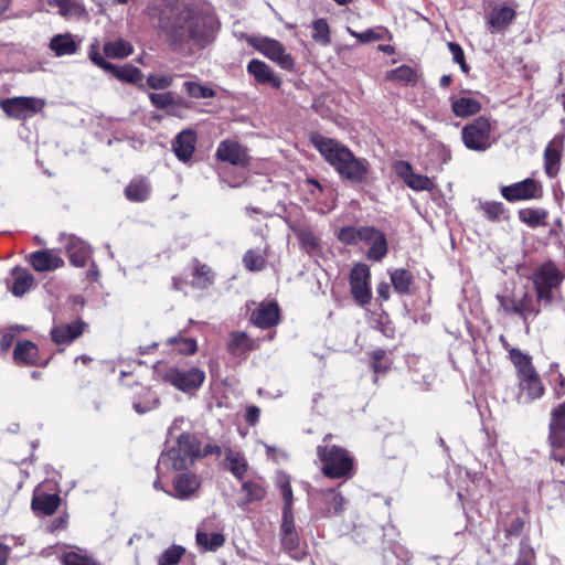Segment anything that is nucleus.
<instances>
[{
    "label": "nucleus",
    "instance_id": "nucleus-1",
    "mask_svg": "<svg viewBox=\"0 0 565 565\" xmlns=\"http://www.w3.org/2000/svg\"><path fill=\"white\" fill-rule=\"evenodd\" d=\"M159 26L167 43L177 53H188L192 45L206 47L214 41L217 31L212 19L185 1H175L169 11L161 12Z\"/></svg>",
    "mask_w": 565,
    "mask_h": 565
},
{
    "label": "nucleus",
    "instance_id": "nucleus-2",
    "mask_svg": "<svg viewBox=\"0 0 565 565\" xmlns=\"http://www.w3.org/2000/svg\"><path fill=\"white\" fill-rule=\"evenodd\" d=\"M311 142L342 179L351 183L366 182L370 172L366 159L355 157L347 146L319 134L311 136Z\"/></svg>",
    "mask_w": 565,
    "mask_h": 565
},
{
    "label": "nucleus",
    "instance_id": "nucleus-3",
    "mask_svg": "<svg viewBox=\"0 0 565 565\" xmlns=\"http://www.w3.org/2000/svg\"><path fill=\"white\" fill-rule=\"evenodd\" d=\"M185 424L189 422L181 417L169 427L167 441L175 440V445L161 452L157 470L162 467L175 471L188 470L201 457V443L194 434L182 429Z\"/></svg>",
    "mask_w": 565,
    "mask_h": 565
},
{
    "label": "nucleus",
    "instance_id": "nucleus-4",
    "mask_svg": "<svg viewBox=\"0 0 565 565\" xmlns=\"http://www.w3.org/2000/svg\"><path fill=\"white\" fill-rule=\"evenodd\" d=\"M317 455L322 463L321 471L328 478H344L353 469V459L339 446L320 445L317 447Z\"/></svg>",
    "mask_w": 565,
    "mask_h": 565
},
{
    "label": "nucleus",
    "instance_id": "nucleus-5",
    "mask_svg": "<svg viewBox=\"0 0 565 565\" xmlns=\"http://www.w3.org/2000/svg\"><path fill=\"white\" fill-rule=\"evenodd\" d=\"M490 120L480 116L466 125L461 130V138L469 150L486 151L492 145Z\"/></svg>",
    "mask_w": 565,
    "mask_h": 565
},
{
    "label": "nucleus",
    "instance_id": "nucleus-6",
    "mask_svg": "<svg viewBox=\"0 0 565 565\" xmlns=\"http://www.w3.org/2000/svg\"><path fill=\"white\" fill-rule=\"evenodd\" d=\"M547 440L552 449L551 457L563 463L565 461V402L551 412Z\"/></svg>",
    "mask_w": 565,
    "mask_h": 565
},
{
    "label": "nucleus",
    "instance_id": "nucleus-7",
    "mask_svg": "<svg viewBox=\"0 0 565 565\" xmlns=\"http://www.w3.org/2000/svg\"><path fill=\"white\" fill-rule=\"evenodd\" d=\"M248 43L267 58L277 63L281 68L286 71L294 70L295 61L279 41L269 38H250Z\"/></svg>",
    "mask_w": 565,
    "mask_h": 565
},
{
    "label": "nucleus",
    "instance_id": "nucleus-8",
    "mask_svg": "<svg viewBox=\"0 0 565 565\" xmlns=\"http://www.w3.org/2000/svg\"><path fill=\"white\" fill-rule=\"evenodd\" d=\"M205 374L198 367L181 370L169 367L163 374V381L182 392L198 390L204 382Z\"/></svg>",
    "mask_w": 565,
    "mask_h": 565
},
{
    "label": "nucleus",
    "instance_id": "nucleus-9",
    "mask_svg": "<svg viewBox=\"0 0 565 565\" xmlns=\"http://www.w3.org/2000/svg\"><path fill=\"white\" fill-rule=\"evenodd\" d=\"M370 268L365 264H356L350 274V289L352 297L360 306L371 302L372 291L370 288Z\"/></svg>",
    "mask_w": 565,
    "mask_h": 565
},
{
    "label": "nucleus",
    "instance_id": "nucleus-10",
    "mask_svg": "<svg viewBox=\"0 0 565 565\" xmlns=\"http://www.w3.org/2000/svg\"><path fill=\"white\" fill-rule=\"evenodd\" d=\"M44 100L35 97H14L2 102V109L11 117L25 119L44 107Z\"/></svg>",
    "mask_w": 565,
    "mask_h": 565
},
{
    "label": "nucleus",
    "instance_id": "nucleus-11",
    "mask_svg": "<svg viewBox=\"0 0 565 565\" xmlns=\"http://www.w3.org/2000/svg\"><path fill=\"white\" fill-rule=\"evenodd\" d=\"M317 500L316 514L320 518L340 515L344 510L345 499L334 488L319 490L317 492Z\"/></svg>",
    "mask_w": 565,
    "mask_h": 565
},
{
    "label": "nucleus",
    "instance_id": "nucleus-12",
    "mask_svg": "<svg viewBox=\"0 0 565 565\" xmlns=\"http://www.w3.org/2000/svg\"><path fill=\"white\" fill-rule=\"evenodd\" d=\"M393 169L404 183L414 191H433L435 188L434 181L427 175L415 173L408 161H396Z\"/></svg>",
    "mask_w": 565,
    "mask_h": 565
},
{
    "label": "nucleus",
    "instance_id": "nucleus-13",
    "mask_svg": "<svg viewBox=\"0 0 565 565\" xmlns=\"http://www.w3.org/2000/svg\"><path fill=\"white\" fill-rule=\"evenodd\" d=\"M500 191L502 196L509 202L537 199L542 195L540 184L531 178L511 185L501 186Z\"/></svg>",
    "mask_w": 565,
    "mask_h": 565
},
{
    "label": "nucleus",
    "instance_id": "nucleus-14",
    "mask_svg": "<svg viewBox=\"0 0 565 565\" xmlns=\"http://www.w3.org/2000/svg\"><path fill=\"white\" fill-rule=\"evenodd\" d=\"M216 158L233 166H245L248 161L246 149L237 141L230 139L220 142Z\"/></svg>",
    "mask_w": 565,
    "mask_h": 565
},
{
    "label": "nucleus",
    "instance_id": "nucleus-15",
    "mask_svg": "<svg viewBox=\"0 0 565 565\" xmlns=\"http://www.w3.org/2000/svg\"><path fill=\"white\" fill-rule=\"evenodd\" d=\"M65 249L70 263L75 267H84L92 256V247L75 235L65 236Z\"/></svg>",
    "mask_w": 565,
    "mask_h": 565
},
{
    "label": "nucleus",
    "instance_id": "nucleus-16",
    "mask_svg": "<svg viewBox=\"0 0 565 565\" xmlns=\"http://www.w3.org/2000/svg\"><path fill=\"white\" fill-rule=\"evenodd\" d=\"M246 71L260 85H270L278 89L282 84L281 78L274 72V70L260 60H250L247 64Z\"/></svg>",
    "mask_w": 565,
    "mask_h": 565
},
{
    "label": "nucleus",
    "instance_id": "nucleus-17",
    "mask_svg": "<svg viewBox=\"0 0 565 565\" xmlns=\"http://www.w3.org/2000/svg\"><path fill=\"white\" fill-rule=\"evenodd\" d=\"M370 244L366 257L372 262H381L388 252V245L386 236L383 232L369 226L367 231H364V241Z\"/></svg>",
    "mask_w": 565,
    "mask_h": 565
},
{
    "label": "nucleus",
    "instance_id": "nucleus-18",
    "mask_svg": "<svg viewBox=\"0 0 565 565\" xmlns=\"http://www.w3.org/2000/svg\"><path fill=\"white\" fill-rule=\"evenodd\" d=\"M564 136L556 135L544 149V169L550 178H555L559 171Z\"/></svg>",
    "mask_w": 565,
    "mask_h": 565
},
{
    "label": "nucleus",
    "instance_id": "nucleus-19",
    "mask_svg": "<svg viewBox=\"0 0 565 565\" xmlns=\"http://www.w3.org/2000/svg\"><path fill=\"white\" fill-rule=\"evenodd\" d=\"M279 307L276 301L262 302L250 316V321L258 328L269 329L279 322Z\"/></svg>",
    "mask_w": 565,
    "mask_h": 565
},
{
    "label": "nucleus",
    "instance_id": "nucleus-20",
    "mask_svg": "<svg viewBox=\"0 0 565 565\" xmlns=\"http://www.w3.org/2000/svg\"><path fill=\"white\" fill-rule=\"evenodd\" d=\"M196 139L198 136L193 129H184L175 136L172 142V149L180 161L188 162L192 158Z\"/></svg>",
    "mask_w": 565,
    "mask_h": 565
},
{
    "label": "nucleus",
    "instance_id": "nucleus-21",
    "mask_svg": "<svg viewBox=\"0 0 565 565\" xmlns=\"http://www.w3.org/2000/svg\"><path fill=\"white\" fill-rule=\"evenodd\" d=\"M279 533L284 551L295 555L300 545V537L296 530L294 515L281 516Z\"/></svg>",
    "mask_w": 565,
    "mask_h": 565
},
{
    "label": "nucleus",
    "instance_id": "nucleus-22",
    "mask_svg": "<svg viewBox=\"0 0 565 565\" xmlns=\"http://www.w3.org/2000/svg\"><path fill=\"white\" fill-rule=\"evenodd\" d=\"M200 487V480L193 472H180L173 479L174 497L180 500H186L196 492Z\"/></svg>",
    "mask_w": 565,
    "mask_h": 565
},
{
    "label": "nucleus",
    "instance_id": "nucleus-23",
    "mask_svg": "<svg viewBox=\"0 0 565 565\" xmlns=\"http://www.w3.org/2000/svg\"><path fill=\"white\" fill-rule=\"evenodd\" d=\"M30 263L34 270L40 273L52 271L64 265V260L50 249H42L32 253L30 255Z\"/></svg>",
    "mask_w": 565,
    "mask_h": 565
},
{
    "label": "nucleus",
    "instance_id": "nucleus-24",
    "mask_svg": "<svg viewBox=\"0 0 565 565\" xmlns=\"http://www.w3.org/2000/svg\"><path fill=\"white\" fill-rule=\"evenodd\" d=\"M562 281L561 271L552 262L541 265L533 275L534 286L556 288Z\"/></svg>",
    "mask_w": 565,
    "mask_h": 565
},
{
    "label": "nucleus",
    "instance_id": "nucleus-25",
    "mask_svg": "<svg viewBox=\"0 0 565 565\" xmlns=\"http://www.w3.org/2000/svg\"><path fill=\"white\" fill-rule=\"evenodd\" d=\"M226 349L233 356H243L256 349V341L243 331H233L230 334Z\"/></svg>",
    "mask_w": 565,
    "mask_h": 565
},
{
    "label": "nucleus",
    "instance_id": "nucleus-26",
    "mask_svg": "<svg viewBox=\"0 0 565 565\" xmlns=\"http://www.w3.org/2000/svg\"><path fill=\"white\" fill-rule=\"evenodd\" d=\"M84 330V322L81 320L72 323L56 326L51 330V337L54 343L65 344L78 338Z\"/></svg>",
    "mask_w": 565,
    "mask_h": 565
},
{
    "label": "nucleus",
    "instance_id": "nucleus-27",
    "mask_svg": "<svg viewBox=\"0 0 565 565\" xmlns=\"http://www.w3.org/2000/svg\"><path fill=\"white\" fill-rule=\"evenodd\" d=\"M61 498L58 494H34L31 501V508L36 515H52L60 507Z\"/></svg>",
    "mask_w": 565,
    "mask_h": 565
},
{
    "label": "nucleus",
    "instance_id": "nucleus-28",
    "mask_svg": "<svg viewBox=\"0 0 565 565\" xmlns=\"http://www.w3.org/2000/svg\"><path fill=\"white\" fill-rule=\"evenodd\" d=\"M520 390L522 393L520 399L524 403L537 399L544 394V387L536 372L520 379Z\"/></svg>",
    "mask_w": 565,
    "mask_h": 565
},
{
    "label": "nucleus",
    "instance_id": "nucleus-29",
    "mask_svg": "<svg viewBox=\"0 0 565 565\" xmlns=\"http://www.w3.org/2000/svg\"><path fill=\"white\" fill-rule=\"evenodd\" d=\"M540 313V308L536 306L535 298L529 291H523L520 296L516 294V311L526 329L529 328V319L535 318Z\"/></svg>",
    "mask_w": 565,
    "mask_h": 565
},
{
    "label": "nucleus",
    "instance_id": "nucleus-30",
    "mask_svg": "<svg viewBox=\"0 0 565 565\" xmlns=\"http://www.w3.org/2000/svg\"><path fill=\"white\" fill-rule=\"evenodd\" d=\"M13 282L10 287L11 292L15 297H22L34 285V276L25 268L14 267L11 271Z\"/></svg>",
    "mask_w": 565,
    "mask_h": 565
},
{
    "label": "nucleus",
    "instance_id": "nucleus-31",
    "mask_svg": "<svg viewBox=\"0 0 565 565\" xmlns=\"http://www.w3.org/2000/svg\"><path fill=\"white\" fill-rule=\"evenodd\" d=\"M224 467L231 471L236 479L243 480L248 465L242 452L228 448L225 450Z\"/></svg>",
    "mask_w": 565,
    "mask_h": 565
},
{
    "label": "nucleus",
    "instance_id": "nucleus-32",
    "mask_svg": "<svg viewBox=\"0 0 565 565\" xmlns=\"http://www.w3.org/2000/svg\"><path fill=\"white\" fill-rule=\"evenodd\" d=\"M50 49L54 52L55 56L73 55L77 52L78 45L73 36L68 33L56 34L50 41Z\"/></svg>",
    "mask_w": 565,
    "mask_h": 565
},
{
    "label": "nucleus",
    "instance_id": "nucleus-33",
    "mask_svg": "<svg viewBox=\"0 0 565 565\" xmlns=\"http://www.w3.org/2000/svg\"><path fill=\"white\" fill-rule=\"evenodd\" d=\"M242 492L245 493V497L237 502L242 510H245L249 503L262 501L267 494L266 488L263 484L250 480L243 482Z\"/></svg>",
    "mask_w": 565,
    "mask_h": 565
},
{
    "label": "nucleus",
    "instance_id": "nucleus-34",
    "mask_svg": "<svg viewBox=\"0 0 565 565\" xmlns=\"http://www.w3.org/2000/svg\"><path fill=\"white\" fill-rule=\"evenodd\" d=\"M150 191L148 181L143 178H137L126 186L125 195L131 202H145L149 199Z\"/></svg>",
    "mask_w": 565,
    "mask_h": 565
},
{
    "label": "nucleus",
    "instance_id": "nucleus-35",
    "mask_svg": "<svg viewBox=\"0 0 565 565\" xmlns=\"http://www.w3.org/2000/svg\"><path fill=\"white\" fill-rule=\"evenodd\" d=\"M516 12L508 6H498L489 14V24L497 30L508 26L514 19Z\"/></svg>",
    "mask_w": 565,
    "mask_h": 565
},
{
    "label": "nucleus",
    "instance_id": "nucleus-36",
    "mask_svg": "<svg viewBox=\"0 0 565 565\" xmlns=\"http://www.w3.org/2000/svg\"><path fill=\"white\" fill-rule=\"evenodd\" d=\"M38 347L31 341L19 342L14 349L13 358L19 364L33 365L38 360Z\"/></svg>",
    "mask_w": 565,
    "mask_h": 565
},
{
    "label": "nucleus",
    "instance_id": "nucleus-37",
    "mask_svg": "<svg viewBox=\"0 0 565 565\" xmlns=\"http://www.w3.org/2000/svg\"><path fill=\"white\" fill-rule=\"evenodd\" d=\"M451 109L457 117L465 118L478 114L481 104L470 97H460L451 100Z\"/></svg>",
    "mask_w": 565,
    "mask_h": 565
},
{
    "label": "nucleus",
    "instance_id": "nucleus-38",
    "mask_svg": "<svg viewBox=\"0 0 565 565\" xmlns=\"http://www.w3.org/2000/svg\"><path fill=\"white\" fill-rule=\"evenodd\" d=\"M391 281L396 292L408 295L414 284V276L409 270L398 268L391 273Z\"/></svg>",
    "mask_w": 565,
    "mask_h": 565
},
{
    "label": "nucleus",
    "instance_id": "nucleus-39",
    "mask_svg": "<svg viewBox=\"0 0 565 565\" xmlns=\"http://www.w3.org/2000/svg\"><path fill=\"white\" fill-rule=\"evenodd\" d=\"M107 72H110L117 79L130 84H136L142 79V72L131 64L117 66L111 63V68H108Z\"/></svg>",
    "mask_w": 565,
    "mask_h": 565
},
{
    "label": "nucleus",
    "instance_id": "nucleus-40",
    "mask_svg": "<svg viewBox=\"0 0 565 565\" xmlns=\"http://www.w3.org/2000/svg\"><path fill=\"white\" fill-rule=\"evenodd\" d=\"M408 562L409 553L399 544L390 546L383 551L384 565H408Z\"/></svg>",
    "mask_w": 565,
    "mask_h": 565
},
{
    "label": "nucleus",
    "instance_id": "nucleus-41",
    "mask_svg": "<svg viewBox=\"0 0 565 565\" xmlns=\"http://www.w3.org/2000/svg\"><path fill=\"white\" fill-rule=\"evenodd\" d=\"M132 51L131 44L122 39L104 44V53L109 58H126L132 54Z\"/></svg>",
    "mask_w": 565,
    "mask_h": 565
},
{
    "label": "nucleus",
    "instance_id": "nucleus-42",
    "mask_svg": "<svg viewBox=\"0 0 565 565\" xmlns=\"http://www.w3.org/2000/svg\"><path fill=\"white\" fill-rule=\"evenodd\" d=\"M547 211L544 209H521L519 211V218L530 227H537L545 225Z\"/></svg>",
    "mask_w": 565,
    "mask_h": 565
},
{
    "label": "nucleus",
    "instance_id": "nucleus-43",
    "mask_svg": "<svg viewBox=\"0 0 565 565\" xmlns=\"http://www.w3.org/2000/svg\"><path fill=\"white\" fill-rule=\"evenodd\" d=\"M510 359L518 369V374L520 379L535 373L530 356L522 353L519 349H512L510 351Z\"/></svg>",
    "mask_w": 565,
    "mask_h": 565
},
{
    "label": "nucleus",
    "instance_id": "nucleus-44",
    "mask_svg": "<svg viewBox=\"0 0 565 565\" xmlns=\"http://www.w3.org/2000/svg\"><path fill=\"white\" fill-rule=\"evenodd\" d=\"M292 231L295 232L297 238L301 243L302 247L308 252L312 253L319 247V239L315 235L313 231L305 225V226H298L292 227Z\"/></svg>",
    "mask_w": 565,
    "mask_h": 565
},
{
    "label": "nucleus",
    "instance_id": "nucleus-45",
    "mask_svg": "<svg viewBox=\"0 0 565 565\" xmlns=\"http://www.w3.org/2000/svg\"><path fill=\"white\" fill-rule=\"evenodd\" d=\"M193 275V286H195L199 289H206L214 281V274L212 269L207 265L200 264L199 262H196L194 266Z\"/></svg>",
    "mask_w": 565,
    "mask_h": 565
},
{
    "label": "nucleus",
    "instance_id": "nucleus-46",
    "mask_svg": "<svg viewBox=\"0 0 565 565\" xmlns=\"http://www.w3.org/2000/svg\"><path fill=\"white\" fill-rule=\"evenodd\" d=\"M196 543L205 551H216L225 543V536L222 533L209 534L203 531L196 532Z\"/></svg>",
    "mask_w": 565,
    "mask_h": 565
},
{
    "label": "nucleus",
    "instance_id": "nucleus-47",
    "mask_svg": "<svg viewBox=\"0 0 565 565\" xmlns=\"http://www.w3.org/2000/svg\"><path fill=\"white\" fill-rule=\"evenodd\" d=\"M388 78L404 85H414L418 79V75L413 67L408 65H402L392 70L390 72Z\"/></svg>",
    "mask_w": 565,
    "mask_h": 565
},
{
    "label": "nucleus",
    "instance_id": "nucleus-48",
    "mask_svg": "<svg viewBox=\"0 0 565 565\" xmlns=\"http://www.w3.org/2000/svg\"><path fill=\"white\" fill-rule=\"evenodd\" d=\"M369 226L354 227L343 226L338 232V239L347 245H355L358 241H364V231H367Z\"/></svg>",
    "mask_w": 565,
    "mask_h": 565
},
{
    "label": "nucleus",
    "instance_id": "nucleus-49",
    "mask_svg": "<svg viewBox=\"0 0 565 565\" xmlns=\"http://www.w3.org/2000/svg\"><path fill=\"white\" fill-rule=\"evenodd\" d=\"M183 89L190 97L195 99H207L215 96V92L211 87L202 85L198 82H184Z\"/></svg>",
    "mask_w": 565,
    "mask_h": 565
},
{
    "label": "nucleus",
    "instance_id": "nucleus-50",
    "mask_svg": "<svg viewBox=\"0 0 565 565\" xmlns=\"http://www.w3.org/2000/svg\"><path fill=\"white\" fill-rule=\"evenodd\" d=\"M169 344L175 345L179 353L184 355H192L198 350L196 341L192 338H183L181 334L172 337L167 341Z\"/></svg>",
    "mask_w": 565,
    "mask_h": 565
},
{
    "label": "nucleus",
    "instance_id": "nucleus-51",
    "mask_svg": "<svg viewBox=\"0 0 565 565\" xmlns=\"http://www.w3.org/2000/svg\"><path fill=\"white\" fill-rule=\"evenodd\" d=\"M244 267L249 271H260L265 268V257L254 249H248L243 256Z\"/></svg>",
    "mask_w": 565,
    "mask_h": 565
},
{
    "label": "nucleus",
    "instance_id": "nucleus-52",
    "mask_svg": "<svg viewBox=\"0 0 565 565\" xmlns=\"http://www.w3.org/2000/svg\"><path fill=\"white\" fill-rule=\"evenodd\" d=\"M184 553L185 548L183 546L172 545L160 555L158 565H177Z\"/></svg>",
    "mask_w": 565,
    "mask_h": 565
},
{
    "label": "nucleus",
    "instance_id": "nucleus-53",
    "mask_svg": "<svg viewBox=\"0 0 565 565\" xmlns=\"http://www.w3.org/2000/svg\"><path fill=\"white\" fill-rule=\"evenodd\" d=\"M312 38L315 41L327 45L330 43V30L324 19H318L312 25Z\"/></svg>",
    "mask_w": 565,
    "mask_h": 565
},
{
    "label": "nucleus",
    "instance_id": "nucleus-54",
    "mask_svg": "<svg viewBox=\"0 0 565 565\" xmlns=\"http://www.w3.org/2000/svg\"><path fill=\"white\" fill-rule=\"evenodd\" d=\"M88 58L99 68L107 72L111 68V63L107 62L99 52V41L94 39L88 49Z\"/></svg>",
    "mask_w": 565,
    "mask_h": 565
},
{
    "label": "nucleus",
    "instance_id": "nucleus-55",
    "mask_svg": "<svg viewBox=\"0 0 565 565\" xmlns=\"http://www.w3.org/2000/svg\"><path fill=\"white\" fill-rule=\"evenodd\" d=\"M480 207L490 221L499 220L504 213V205L501 202H481Z\"/></svg>",
    "mask_w": 565,
    "mask_h": 565
},
{
    "label": "nucleus",
    "instance_id": "nucleus-56",
    "mask_svg": "<svg viewBox=\"0 0 565 565\" xmlns=\"http://www.w3.org/2000/svg\"><path fill=\"white\" fill-rule=\"evenodd\" d=\"M350 34L356 38L361 43H369L373 41H377L383 39V28L377 29H367L364 32H356L353 30H349Z\"/></svg>",
    "mask_w": 565,
    "mask_h": 565
},
{
    "label": "nucleus",
    "instance_id": "nucleus-57",
    "mask_svg": "<svg viewBox=\"0 0 565 565\" xmlns=\"http://www.w3.org/2000/svg\"><path fill=\"white\" fill-rule=\"evenodd\" d=\"M173 83V77L169 74L166 75H157L150 74L147 77V84L152 89H167Z\"/></svg>",
    "mask_w": 565,
    "mask_h": 565
},
{
    "label": "nucleus",
    "instance_id": "nucleus-58",
    "mask_svg": "<svg viewBox=\"0 0 565 565\" xmlns=\"http://www.w3.org/2000/svg\"><path fill=\"white\" fill-rule=\"evenodd\" d=\"M174 96L171 92L167 93H150L149 99L151 104L158 108L164 110L167 107L171 106V103L174 100Z\"/></svg>",
    "mask_w": 565,
    "mask_h": 565
},
{
    "label": "nucleus",
    "instance_id": "nucleus-59",
    "mask_svg": "<svg viewBox=\"0 0 565 565\" xmlns=\"http://www.w3.org/2000/svg\"><path fill=\"white\" fill-rule=\"evenodd\" d=\"M281 489V497L284 500V507H282V515L281 516H289L294 515L292 511V489L290 487V483L288 481L284 482L280 487Z\"/></svg>",
    "mask_w": 565,
    "mask_h": 565
},
{
    "label": "nucleus",
    "instance_id": "nucleus-60",
    "mask_svg": "<svg viewBox=\"0 0 565 565\" xmlns=\"http://www.w3.org/2000/svg\"><path fill=\"white\" fill-rule=\"evenodd\" d=\"M190 108L189 103L183 98H174L171 106L164 109L166 114L177 118H183V110Z\"/></svg>",
    "mask_w": 565,
    "mask_h": 565
},
{
    "label": "nucleus",
    "instance_id": "nucleus-61",
    "mask_svg": "<svg viewBox=\"0 0 565 565\" xmlns=\"http://www.w3.org/2000/svg\"><path fill=\"white\" fill-rule=\"evenodd\" d=\"M448 47L452 54L454 62L460 65V68L463 73H468L469 66L465 61V54L461 46L455 42H449Z\"/></svg>",
    "mask_w": 565,
    "mask_h": 565
},
{
    "label": "nucleus",
    "instance_id": "nucleus-62",
    "mask_svg": "<svg viewBox=\"0 0 565 565\" xmlns=\"http://www.w3.org/2000/svg\"><path fill=\"white\" fill-rule=\"evenodd\" d=\"M497 299L500 303L501 309L507 315H515L516 311V292H513L511 296H502L498 295Z\"/></svg>",
    "mask_w": 565,
    "mask_h": 565
},
{
    "label": "nucleus",
    "instance_id": "nucleus-63",
    "mask_svg": "<svg viewBox=\"0 0 565 565\" xmlns=\"http://www.w3.org/2000/svg\"><path fill=\"white\" fill-rule=\"evenodd\" d=\"M56 7H58L61 14L63 15H71L76 12L77 4L74 2V0H53L52 2Z\"/></svg>",
    "mask_w": 565,
    "mask_h": 565
},
{
    "label": "nucleus",
    "instance_id": "nucleus-64",
    "mask_svg": "<svg viewBox=\"0 0 565 565\" xmlns=\"http://www.w3.org/2000/svg\"><path fill=\"white\" fill-rule=\"evenodd\" d=\"M523 527H524L523 519L520 516L514 518L505 530L507 536L508 537L519 536L522 533Z\"/></svg>",
    "mask_w": 565,
    "mask_h": 565
}]
</instances>
